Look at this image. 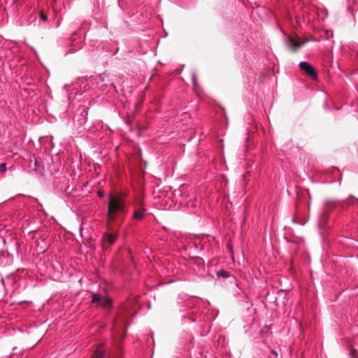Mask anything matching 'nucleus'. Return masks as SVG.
Listing matches in <instances>:
<instances>
[{
  "label": "nucleus",
  "mask_w": 358,
  "mask_h": 358,
  "mask_svg": "<svg viewBox=\"0 0 358 358\" xmlns=\"http://www.w3.org/2000/svg\"><path fill=\"white\" fill-rule=\"evenodd\" d=\"M127 212L124 199L121 195H110L108 203V217L111 220H120L124 222Z\"/></svg>",
  "instance_id": "f257e3e1"
},
{
  "label": "nucleus",
  "mask_w": 358,
  "mask_h": 358,
  "mask_svg": "<svg viewBox=\"0 0 358 358\" xmlns=\"http://www.w3.org/2000/svg\"><path fill=\"white\" fill-rule=\"evenodd\" d=\"M195 273V277L191 280L194 281H212L216 274L217 277L229 278L230 273L227 270H192Z\"/></svg>",
  "instance_id": "f03ea898"
},
{
  "label": "nucleus",
  "mask_w": 358,
  "mask_h": 358,
  "mask_svg": "<svg viewBox=\"0 0 358 358\" xmlns=\"http://www.w3.org/2000/svg\"><path fill=\"white\" fill-rule=\"evenodd\" d=\"M185 187L184 185H182L180 188L178 190H175L173 192L174 196L176 197L177 196H179L181 197L180 199V203L184 204L187 206V208H197L200 203L197 199H194V200H192L189 199L187 200L188 196H184L182 195L185 193Z\"/></svg>",
  "instance_id": "7ed1b4c3"
},
{
  "label": "nucleus",
  "mask_w": 358,
  "mask_h": 358,
  "mask_svg": "<svg viewBox=\"0 0 358 358\" xmlns=\"http://www.w3.org/2000/svg\"><path fill=\"white\" fill-rule=\"evenodd\" d=\"M50 278L57 282H66L71 276L69 270H50Z\"/></svg>",
  "instance_id": "20e7f679"
},
{
  "label": "nucleus",
  "mask_w": 358,
  "mask_h": 358,
  "mask_svg": "<svg viewBox=\"0 0 358 358\" xmlns=\"http://www.w3.org/2000/svg\"><path fill=\"white\" fill-rule=\"evenodd\" d=\"M299 66L306 72L313 80H317V73L315 69L313 68L312 65H310L308 62H301L299 64Z\"/></svg>",
  "instance_id": "39448f33"
},
{
  "label": "nucleus",
  "mask_w": 358,
  "mask_h": 358,
  "mask_svg": "<svg viewBox=\"0 0 358 358\" xmlns=\"http://www.w3.org/2000/svg\"><path fill=\"white\" fill-rule=\"evenodd\" d=\"M307 41H308L306 40L301 42H298L293 38H289V46L292 50L296 51L298 48H301L303 45H304Z\"/></svg>",
  "instance_id": "423d86ee"
},
{
  "label": "nucleus",
  "mask_w": 358,
  "mask_h": 358,
  "mask_svg": "<svg viewBox=\"0 0 358 358\" xmlns=\"http://www.w3.org/2000/svg\"><path fill=\"white\" fill-rule=\"evenodd\" d=\"M196 300L197 299L195 298L187 297V299H186L185 301V305L180 306V310L181 312H183L186 310V308L193 307L194 306H195V303L193 301H196Z\"/></svg>",
  "instance_id": "0eeeda50"
},
{
  "label": "nucleus",
  "mask_w": 358,
  "mask_h": 358,
  "mask_svg": "<svg viewBox=\"0 0 358 358\" xmlns=\"http://www.w3.org/2000/svg\"><path fill=\"white\" fill-rule=\"evenodd\" d=\"M348 266L352 267H358V257H350L348 260Z\"/></svg>",
  "instance_id": "6e6552de"
},
{
  "label": "nucleus",
  "mask_w": 358,
  "mask_h": 358,
  "mask_svg": "<svg viewBox=\"0 0 358 358\" xmlns=\"http://www.w3.org/2000/svg\"><path fill=\"white\" fill-rule=\"evenodd\" d=\"M105 351L101 348H97L93 355V358H103Z\"/></svg>",
  "instance_id": "1a4fd4ad"
},
{
  "label": "nucleus",
  "mask_w": 358,
  "mask_h": 358,
  "mask_svg": "<svg viewBox=\"0 0 358 358\" xmlns=\"http://www.w3.org/2000/svg\"><path fill=\"white\" fill-rule=\"evenodd\" d=\"M92 302L100 304L101 302V296L99 293H94L92 294Z\"/></svg>",
  "instance_id": "9d476101"
},
{
  "label": "nucleus",
  "mask_w": 358,
  "mask_h": 358,
  "mask_svg": "<svg viewBox=\"0 0 358 358\" xmlns=\"http://www.w3.org/2000/svg\"><path fill=\"white\" fill-rule=\"evenodd\" d=\"M117 238V235L113 234H108L106 236L107 241L110 245H113Z\"/></svg>",
  "instance_id": "9b49d317"
},
{
  "label": "nucleus",
  "mask_w": 358,
  "mask_h": 358,
  "mask_svg": "<svg viewBox=\"0 0 358 358\" xmlns=\"http://www.w3.org/2000/svg\"><path fill=\"white\" fill-rule=\"evenodd\" d=\"M144 216H145L144 210H143L141 212L136 210L134 213L133 218L136 219V220H141V219L143 218Z\"/></svg>",
  "instance_id": "f8f14e48"
},
{
  "label": "nucleus",
  "mask_w": 358,
  "mask_h": 358,
  "mask_svg": "<svg viewBox=\"0 0 358 358\" xmlns=\"http://www.w3.org/2000/svg\"><path fill=\"white\" fill-rule=\"evenodd\" d=\"M100 304L105 308H109L111 306V301L110 299H105L103 301L101 300Z\"/></svg>",
  "instance_id": "ddd939ff"
},
{
  "label": "nucleus",
  "mask_w": 358,
  "mask_h": 358,
  "mask_svg": "<svg viewBox=\"0 0 358 358\" xmlns=\"http://www.w3.org/2000/svg\"><path fill=\"white\" fill-rule=\"evenodd\" d=\"M271 353L273 356L274 358H282V356H279L278 352L275 350H271ZM268 358H272V357H269Z\"/></svg>",
  "instance_id": "4468645a"
},
{
  "label": "nucleus",
  "mask_w": 358,
  "mask_h": 358,
  "mask_svg": "<svg viewBox=\"0 0 358 358\" xmlns=\"http://www.w3.org/2000/svg\"><path fill=\"white\" fill-rule=\"evenodd\" d=\"M6 171V164H0V173H3Z\"/></svg>",
  "instance_id": "2eb2a0df"
},
{
  "label": "nucleus",
  "mask_w": 358,
  "mask_h": 358,
  "mask_svg": "<svg viewBox=\"0 0 358 358\" xmlns=\"http://www.w3.org/2000/svg\"><path fill=\"white\" fill-rule=\"evenodd\" d=\"M40 18L43 21H47L48 20V16L43 12H41V13H40Z\"/></svg>",
  "instance_id": "dca6fc26"
},
{
  "label": "nucleus",
  "mask_w": 358,
  "mask_h": 358,
  "mask_svg": "<svg viewBox=\"0 0 358 358\" xmlns=\"http://www.w3.org/2000/svg\"><path fill=\"white\" fill-rule=\"evenodd\" d=\"M350 356L352 358H355V356H356V350L355 349H352V350H350Z\"/></svg>",
  "instance_id": "f3484780"
},
{
  "label": "nucleus",
  "mask_w": 358,
  "mask_h": 358,
  "mask_svg": "<svg viewBox=\"0 0 358 358\" xmlns=\"http://www.w3.org/2000/svg\"><path fill=\"white\" fill-rule=\"evenodd\" d=\"M196 73L195 72H193L192 73V83H193V85L195 86L196 85Z\"/></svg>",
  "instance_id": "a211bd4d"
},
{
  "label": "nucleus",
  "mask_w": 358,
  "mask_h": 358,
  "mask_svg": "<svg viewBox=\"0 0 358 358\" xmlns=\"http://www.w3.org/2000/svg\"><path fill=\"white\" fill-rule=\"evenodd\" d=\"M98 196L100 197V198H102L104 196V192L102 191V190H99L98 192Z\"/></svg>",
  "instance_id": "6ab92c4d"
},
{
  "label": "nucleus",
  "mask_w": 358,
  "mask_h": 358,
  "mask_svg": "<svg viewBox=\"0 0 358 358\" xmlns=\"http://www.w3.org/2000/svg\"><path fill=\"white\" fill-rule=\"evenodd\" d=\"M185 319H188L192 322L196 321V318L193 316L187 317H185Z\"/></svg>",
  "instance_id": "aec40b11"
},
{
  "label": "nucleus",
  "mask_w": 358,
  "mask_h": 358,
  "mask_svg": "<svg viewBox=\"0 0 358 358\" xmlns=\"http://www.w3.org/2000/svg\"><path fill=\"white\" fill-rule=\"evenodd\" d=\"M350 199H351L352 200V203L354 202V201L358 202V199L353 196H350Z\"/></svg>",
  "instance_id": "412c9836"
},
{
  "label": "nucleus",
  "mask_w": 358,
  "mask_h": 358,
  "mask_svg": "<svg viewBox=\"0 0 358 358\" xmlns=\"http://www.w3.org/2000/svg\"><path fill=\"white\" fill-rule=\"evenodd\" d=\"M267 331H268V328H267V327L266 326L265 327H264V328L261 330V332H262V334H264V333L267 332Z\"/></svg>",
  "instance_id": "4be33fe9"
},
{
  "label": "nucleus",
  "mask_w": 358,
  "mask_h": 358,
  "mask_svg": "<svg viewBox=\"0 0 358 358\" xmlns=\"http://www.w3.org/2000/svg\"><path fill=\"white\" fill-rule=\"evenodd\" d=\"M1 282L2 283H3V279H2V278H1Z\"/></svg>",
  "instance_id": "5701e85b"
}]
</instances>
